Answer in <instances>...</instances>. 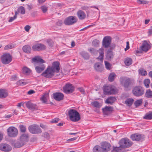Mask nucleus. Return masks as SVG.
I'll return each mask as SVG.
<instances>
[{"mask_svg": "<svg viewBox=\"0 0 152 152\" xmlns=\"http://www.w3.org/2000/svg\"><path fill=\"white\" fill-rule=\"evenodd\" d=\"M134 100L132 98H128L125 101V103L129 106H130L132 104Z\"/></svg>", "mask_w": 152, "mask_h": 152, "instance_id": "obj_35", "label": "nucleus"}, {"mask_svg": "<svg viewBox=\"0 0 152 152\" xmlns=\"http://www.w3.org/2000/svg\"><path fill=\"white\" fill-rule=\"evenodd\" d=\"M104 50L102 48H100L98 51L99 54V56L97 58L99 61H100L101 62H102L103 60Z\"/></svg>", "mask_w": 152, "mask_h": 152, "instance_id": "obj_22", "label": "nucleus"}, {"mask_svg": "<svg viewBox=\"0 0 152 152\" xmlns=\"http://www.w3.org/2000/svg\"><path fill=\"white\" fill-rule=\"evenodd\" d=\"M122 147H121L120 145L119 147H115L113 148V150L116 152H121Z\"/></svg>", "mask_w": 152, "mask_h": 152, "instance_id": "obj_49", "label": "nucleus"}, {"mask_svg": "<svg viewBox=\"0 0 152 152\" xmlns=\"http://www.w3.org/2000/svg\"><path fill=\"white\" fill-rule=\"evenodd\" d=\"M35 69L36 71L38 73H40L43 71L45 69V66L43 63H40L35 65Z\"/></svg>", "mask_w": 152, "mask_h": 152, "instance_id": "obj_16", "label": "nucleus"}, {"mask_svg": "<svg viewBox=\"0 0 152 152\" xmlns=\"http://www.w3.org/2000/svg\"><path fill=\"white\" fill-rule=\"evenodd\" d=\"M23 50L25 53H30L31 52V48L29 45H26L23 47Z\"/></svg>", "mask_w": 152, "mask_h": 152, "instance_id": "obj_29", "label": "nucleus"}, {"mask_svg": "<svg viewBox=\"0 0 152 152\" xmlns=\"http://www.w3.org/2000/svg\"><path fill=\"white\" fill-rule=\"evenodd\" d=\"M94 67L96 71H101V66L100 63H96L95 64Z\"/></svg>", "mask_w": 152, "mask_h": 152, "instance_id": "obj_42", "label": "nucleus"}, {"mask_svg": "<svg viewBox=\"0 0 152 152\" xmlns=\"http://www.w3.org/2000/svg\"><path fill=\"white\" fill-rule=\"evenodd\" d=\"M1 59L3 64H7L11 62L12 60V57L10 54L6 53L1 56Z\"/></svg>", "mask_w": 152, "mask_h": 152, "instance_id": "obj_7", "label": "nucleus"}, {"mask_svg": "<svg viewBox=\"0 0 152 152\" xmlns=\"http://www.w3.org/2000/svg\"><path fill=\"white\" fill-rule=\"evenodd\" d=\"M88 51L92 54H95L97 51L93 48H90L88 49Z\"/></svg>", "mask_w": 152, "mask_h": 152, "instance_id": "obj_52", "label": "nucleus"}, {"mask_svg": "<svg viewBox=\"0 0 152 152\" xmlns=\"http://www.w3.org/2000/svg\"><path fill=\"white\" fill-rule=\"evenodd\" d=\"M77 15L80 20L84 19L86 17V15L85 12L82 10H79L77 12Z\"/></svg>", "mask_w": 152, "mask_h": 152, "instance_id": "obj_21", "label": "nucleus"}, {"mask_svg": "<svg viewBox=\"0 0 152 152\" xmlns=\"http://www.w3.org/2000/svg\"><path fill=\"white\" fill-rule=\"evenodd\" d=\"M23 73L26 75H29L31 72L30 69L26 66L24 67L22 69Z\"/></svg>", "mask_w": 152, "mask_h": 152, "instance_id": "obj_32", "label": "nucleus"}, {"mask_svg": "<svg viewBox=\"0 0 152 152\" xmlns=\"http://www.w3.org/2000/svg\"><path fill=\"white\" fill-rule=\"evenodd\" d=\"M60 63L58 61H56L53 63L51 66H49L56 73H58L59 71Z\"/></svg>", "mask_w": 152, "mask_h": 152, "instance_id": "obj_14", "label": "nucleus"}, {"mask_svg": "<svg viewBox=\"0 0 152 152\" xmlns=\"http://www.w3.org/2000/svg\"><path fill=\"white\" fill-rule=\"evenodd\" d=\"M18 83L20 85L23 86L25 85L26 83V82L23 80H20L19 81Z\"/></svg>", "mask_w": 152, "mask_h": 152, "instance_id": "obj_54", "label": "nucleus"}, {"mask_svg": "<svg viewBox=\"0 0 152 152\" xmlns=\"http://www.w3.org/2000/svg\"><path fill=\"white\" fill-rule=\"evenodd\" d=\"M116 99V98L114 97H110L106 99L105 102L108 104H112Z\"/></svg>", "mask_w": 152, "mask_h": 152, "instance_id": "obj_28", "label": "nucleus"}, {"mask_svg": "<svg viewBox=\"0 0 152 152\" xmlns=\"http://www.w3.org/2000/svg\"><path fill=\"white\" fill-rule=\"evenodd\" d=\"M129 48V42H126V47L125 49V51L127 50H128Z\"/></svg>", "mask_w": 152, "mask_h": 152, "instance_id": "obj_59", "label": "nucleus"}, {"mask_svg": "<svg viewBox=\"0 0 152 152\" xmlns=\"http://www.w3.org/2000/svg\"><path fill=\"white\" fill-rule=\"evenodd\" d=\"M14 47L13 45H8L6 46L4 48L5 50H8L10 49H12Z\"/></svg>", "mask_w": 152, "mask_h": 152, "instance_id": "obj_50", "label": "nucleus"}, {"mask_svg": "<svg viewBox=\"0 0 152 152\" xmlns=\"http://www.w3.org/2000/svg\"><path fill=\"white\" fill-rule=\"evenodd\" d=\"M41 8L42 11L44 13L46 12L48 10L47 7L45 6L41 7Z\"/></svg>", "mask_w": 152, "mask_h": 152, "instance_id": "obj_55", "label": "nucleus"}, {"mask_svg": "<svg viewBox=\"0 0 152 152\" xmlns=\"http://www.w3.org/2000/svg\"><path fill=\"white\" fill-rule=\"evenodd\" d=\"M26 106L29 109L33 110L36 108V105L35 104L32 103L30 101H28L26 103Z\"/></svg>", "mask_w": 152, "mask_h": 152, "instance_id": "obj_26", "label": "nucleus"}, {"mask_svg": "<svg viewBox=\"0 0 152 152\" xmlns=\"http://www.w3.org/2000/svg\"><path fill=\"white\" fill-rule=\"evenodd\" d=\"M46 46L44 44L41 43L37 44L32 46V49L35 51H39L45 50L46 49Z\"/></svg>", "mask_w": 152, "mask_h": 152, "instance_id": "obj_13", "label": "nucleus"}, {"mask_svg": "<svg viewBox=\"0 0 152 152\" xmlns=\"http://www.w3.org/2000/svg\"><path fill=\"white\" fill-rule=\"evenodd\" d=\"M74 90V87L70 83H67L63 88V91L66 94L72 92Z\"/></svg>", "mask_w": 152, "mask_h": 152, "instance_id": "obj_10", "label": "nucleus"}, {"mask_svg": "<svg viewBox=\"0 0 152 152\" xmlns=\"http://www.w3.org/2000/svg\"><path fill=\"white\" fill-rule=\"evenodd\" d=\"M115 76V74L114 73H110L108 77V80L110 82H112L113 81Z\"/></svg>", "mask_w": 152, "mask_h": 152, "instance_id": "obj_39", "label": "nucleus"}, {"mask_svg": "<svg viewBox=\"0 0 152 152\" xmlns=\"http://www.w3.org/2000/svg\"><path fill=\"white\" fill-rule=\"evenodd\" d=\"M62 22L61 20H59L57 22V24L58 26H61L62 25Z\"/></svg>", "mask_w": 152, "mask_h": 152, "instance_id": "obj_63", "label": "nucleus"}, {"mask_svg": "<svg viewBox=\"0 0 152 152\" xmlns=\"http://www.w3.org/2000/svg\"><path fill=\"white\" fill-rule=\"evenodd\" d=\"M103 90L104 93L106 95L115 94L116 93L114 86L112 85L104 87Z\"/></svg>", "mask_w": 152, "mask_h": 152, "instance_id": "obj_2", "label": "nucleus"}, {"mask_svg": "<svg viewBox=\"0 0 152 152\" xmlns=\"http://www.w3.org/2000/svg\"><path fill=\"white\" fill-rule=\"evenodd\" d=\"M8 95L7 91L4 89H0V98H4L6 97Z\"/></svg>", "mask_w": 152, "mask_h": 152, "instance_id": "obj_23", "label": "nucleus"}, {"mask_svg": "<svg viewBox=\"0 0 152 152\" xmlns=\"http://www.w3.org/2000/svg\"><path fill=\"white\" fill-rule=\"evenodd\" d=\"M49 99V94L45 93L40 98V100L43 103H46Z\"/></svg>", "mask_w": 152, "mask_h": 152, "instance_id": "obj_27", "label": "nucleus"}, {"mask_svg": "<svg viewBox=\"0 0 152 152\" xmlns=\"http://www.w3.org/2000/svg\"><path fill=\"white\" fill-rule=\"evenodd\" d=\"M56 73L49 66L41 74V75L48 78H51L54 76Z\"/></svg>", "mask_w": 152, "mask_h": 152, "instance_id": "obj_8", "label": "nucleus"}, {"mask_svg": "<svg viewBox=\"0 0 152 152\" xmlns=\"http://www.w3.org/2000/svg\"><path fill=\"white\" fill-rule=\"evenodd\" d=\"M104 63L106 69L108 70H110L111 67L110 64L107 61H104Z\"/></svg>", "mask_w": 152, "mask_h": 152, "instance_id": "obj_48", "label": "nucleus"}, {"mask_svg": "<svg viewBox=\"0 0 152 152\" xmlns=\"http://www.w3.org/2000/svg\"><path fill=\"white\" fill-rule=\"evenodd\" d=\"M19 128L20 131L22 132H24L26 131V127L23 125H20L19 126Z\"/></svg>", "mask_w": 152, "mask_h": 152, "instance_id": "obj_51", "label": "nucleus"}, {"mask_svg": "<svg viewBox=\"0 0 152 152\" xmlns=\"http://www.w3.org/2000/svg\"><path fill=\"white\" fill-rule=\"evenodd\" d=\"M143 83L144 86L146 88H148L149 87L150 80L148 79H145L144 80Z\"/></svg>", "mask_w": 152, "mask_h": 152, "instance_id": "obj_41", "label": "nucleus"}, {"mask_svg": "<svg viewBox=\"0 0 152 152\" xmlns=\"http://www.w3.org/2000/svg\"><path fill=\"white\" fill-rule=\"evenodd\" d=\"M142 99H138L135 101L134 103L135 106L137 107L141 105L142 103Z\"/></svg>", "mask_w": 152, "mask_h": 152, "instance_id": "obj_40", "label": "nucleus"}, {"mask_svg": "<svg viewBox=\"0 0 152 152\" xmlns=\"http://www.w3.org/2000/svg\"><path fill=\"white\" fill-rule=\"evenodd\" d=\"M29 132L33 134H38L41 133L42 130L38 125L34 124L28 127Z\"/></svg>", "mask_w": 152, "mask_h": 152, "instance_id": "obj_6", "label": "nucleus"}, {"mask_svg": "<svg viewBox=\"0 0 152 152\" xmlns=\"http://www.w3.org/2000/svg\"><path fill=\"white\" fill-rule=\"evenodd\" d=\"M47 42L50 46H51L53 44V42L51 39H48Z\"/></svg>", "mask_w": 152, "mask_h": 152, "instance_id": "obj_56", "label": "nucleus"}, {"mask_svg": "<svg viewBox=\"0 0 152 152\" xmlns=\"http://www.w3.org/2000/svg\"><path fill=\"white\" fill-rule=\"evenodd\" d=\"M32 60L34 62V65L37 64L39 63H43L45 62V61L43 60L39 56H36L32 59Z\"/></svg>", "mask_w": 152, "mask_h": 152, "instance_id": "obj_19", "label": "nucleus"}, {"mask_svg": "<svg viewBox=\"0 0 152 152\" xmlns=\"http://www.w3.org/2000/svg\"><path fill=\"white\" fill-rule=\"evenodd\" d=\"M93 152H103L101 146L99 145L95 146L93 149Z\"/></svg>", "mask_w": 152, "mask_h": 152, "instance_id": "obj_31", "label": "nucleus"}, {"mask_svg": "<svg viewBox=\"0 0 152 152\" xmlns=\"http://www.w3.org/2000/svg\"><path fill=\"white\" fill-rule=\"evenodd\" d=\"M113 57V53L111 51H108L106 55V59L109 60H110Z\"/></svg>", "mask_w": 152, "mask_h": 152, "instance_id": "obj_34", "label": "nucleus"}, {"mask_svg": "<svg viewBox=\"0 0 152 152\" xmlns=\"http://www.w3.org/2000/svg\"><path fill=\"white\" fill-rule=\"evenodd\" d=\"M139 73L142 76H145L147 75V72L143 69H140L139 70Z\"/></svg>", "mask_w": 152, "mask_h": 152, "instance_id": "obj_46", "label": "nucleus"}, {"mask_svg": "<svg viewBox=\"0 0 152 152\" xmlns=\"http://www.w3.org/2000/svg\"><path fill=\"white\" fill-rule=\"evenodd\" d=\"M25 143L20 139L15 143L14 146L16 148H19L23 145Z\"/></svg>", "mask_w": 152, "mask_h": 152, "instance_id": "obj_24", "label": "nucleus"}, {"mask_svg": "<svg viewBox=\"0 0 152 152\" xmlns=\"http://www.w3.org/2000/svg\"><path fill=\"white\" fill-rule=\"evenodd\" d=\"M8 135L10 137H15L18 134V130L16 128L13 126H10L7 129Z\"/></svg>", "mask_w": 152, "mask_h": 152, "instance_id": "obj_5", "label": "nucleus"}, {"mask_svg": "<svg viewBox=\"0 0 152 152\" xmlns=\"http://www.w3.org/2000/svg\"><path fill=\"white\" fill-rule=\"evenodd\" d=\"M34 91L33 90H30L28 91L27 92V94L29 95H31L34 93Z\"/></svg>", "mask_w": 152, "mask_h": 152, "instance_id": "obj_62", "label": "nucleus"}, {"mask_svg": "<svg viewBox=\"0 0 152 152\" xmlns=\"http://www.w3.org/2000/svg\"><path fill=\"white\" fill-rule=\"evenodd\" d=\"M101 147L103 152H107L110 150V145L106 142H102Z\"/></svg>", "mask_w": 152, "mask_h": 152, "instance_id": "obj_15", "label": "nucleus"}, {"mask_svg": "<svg viewBox=\"0 0 152 152\" xmlns=\"http://www.w3.org/2000/svg\"><path fill=\"white\" fill-rule=\"evenodd\" d=\"M99 44V41L97 39H95L92 42V45L95 47H98Z\"/></svg>", "mask_w": 152, "mask_h": 152, "instance_id": "obj_47", "label": "nucleus"}, {"mask_svg": "<svg viewBox=\"0 0 152 152\" xmlns=\"http://www.w3.org/2000/svg\"><path fill=\"white\" fill-rule=\"evenodd\" d=\"M91 104L93 106L97 108H99L101 106L98 102L96 101L92 102Z\"/></svg>", "mask_w": 152, "mask_h": 152, "instance_id": "obj_44", "label": "nucleus"}, {"mask_svg": "<svg viewBox=\"0 0 152 152\" xmlns=\"http://www.w3.org/2000/svg\"><path fill=\"white\" fill-rule=\"evenodd\" d=\"M68 114L70 120L73 122H77L80 118L79 113L75 110H70L68 111Z\"/></svg>", "mask_w": 152, "mask_h": 152, "instance_id": "obj_1", "label": "nucleus"}, {"mask_svg": "<svg viewBox=\"0 0 152 152\" xmlns=\"http://www.w3.org/2000/svg\"><path fill=\"white\" fill-rule=\"evenodd\" d=\"M30 28L31 27L29 25H26L24 27V29L27 32H28Z\"/></svg>", "mask_w": 152, "mask_h": 152, "instance_id": "obj_57", "label": "nucleus"}, {"mask_svg": "<svg viewBox=\"0 0 152 152\" xmlns=\"http://www.w3.org/2000/svg\"><path fill=\"white\" fill-rule=\"evenodd\" d=\"M131 138L133 140L140 141L142 140L144 138V135L139 134H132L131 136Z\"/></svg>", "mask_w": 152, "mask_h": 152, "instance_id": "obj_17", "label": "nucleus"}, {"mask_svg": "<svg viewBox=\"0 0 152 152\" xmlns=\"http://www.w3.org/2000/svg\"><path fill=\"white\" fill-rule=\"evenodd\" d=\"M77 19L75 16H70L66 18L64 21V23L66 25H70L77 22Z\"/></svg>", "mask_w": 152, "mask_h": 152, "instance_id": "obj_9", "label": "nucleus"}, {"mask_svg": "<svg viewBox=\"0 0 152 152\" xmlns=\"http://www.w3.org/2000/svg\"><path fill=\"white\" fill-rule=\"evenodd\" d=\"M58 121V118H55L54 119L52 120L51 121L52 123H56Z\"/></svg>", "mask_w": 152, "mask_h": 152, "instance_id": "obj_61", "label": "nucleus"}, {"mask_svg": "<svg viewBox=\"0 0 152 152\" xmlns=\"http://www.w3.org/2000/svg\"><path fill=\"white\" fill-rule=\"evenodd\" d=\"M145 95L146 97L148 98H152V91L149 89L147 90L146 91Z\"/></svg>", "mask_w": 152, "mask_h": 152, "instance_id": "obj_37", "label": "nucleus"}, {"mask_svg": "<svg viewBox=\"0 0 152 152\" xmlns=\"http://www.w3.org/2000/svg\"><path fill=\"white\" fill-rule=\"evenodd\" d=\"M81 56L85 58L86 59H88L89 57L88 54L85 52H82L80 53Z\"/></svg>", "mask_w": 152, "mask_h": 152, "instance_id": "obj_45", "label": "nucleus"}, {"mask_svg": "<svg viewBox=\"0 0 152 152\" xmlns=\"http://www.w3.org/2000/svg\"><path fill=\"white\" fill-rule=\"evenodd\" d=\"M132 142L126 138L122 139L119 141L121 147L123 148L129 147L132 145Z\"/></svg>", "mask_w": 152, "mask_h": 152, "instance_id": "obj_4", "label": "nucleus"}, {"mask_svg": "<svg viewBox=\"0 0 152 152\" xmlns=\"http://www.w3.org/2000/svg\"><path fill=\"white\" fill-rule=\"evenodd\" d=\"M120 81L121 83L125 88L128 87L131 83V80L130 78L126 77H121L120 78Z\"/></svg>", "mask_w": 152, "mask_h": 152, "instance_id": "obj_12", "label": "nucleus"}, {"mask_svg": "<svg viewBox=\"0 0 152 152\" xmlns=\"http://www.w3.org/2000/svg\"><path fill=\"white\" fill-rule=\"evenodd\" d=\"M111 38L109 36H106L102 40V46L104 48H108L110 44Z\"/></svg>", "mask_w": 152, "mask_h": 152, "instance_id": "obj_11", "label": "nucleus"}, {"mask_svg": "<svg viewBox=\"0 0 152 152\" xmlns=\"http://www.w3.org/2000/svg\"><path fill=\"white\" fill-rule=\"evenodd\" d=\"M78 89L82 94H84V90L83 88H78Z\"/></svg>", "mask_w": 152, "mask_h": 152, "instance_id": "obj_60", "label": "nucleus"}, {"mask_svg": "<svg viewBox=\"0 0 152 152\" xmlns=\"http://www.w3.org/2000/svg\"><path fill=\"white\" fill-rule=\"evenodd\" d=\"M18 11L22 14H24L25 13V8L23 6H20L18 8Z\"/></svg>", "mask_w": 152, "mask_h": 152, "instance_id": "obj_38", "label": "nucleus"}, {"mask_svg": "<svg viewBox=\"0 0 152 152\" xmlns=\"http://www.w3.org/2000/svg\"><path fill=\"white\" fill-rule=\"evenodd\" d=\"M16 18V15H14L13 17H11L10 18V19L9 20V21L10 22H12L13 20L15 19Z\"/></svg>", "mask_w": 152, "mask_h": 152, "instance_id": "obj_58", "label": "nucleus"}, {"mask_svg": "<svg viewBox=\"0 0 152 152\" xmlns=\"http://www.w3.org/2000/svg\"><path fill=\"white\" fill-rule=\"evenodd\" d=\"M132 93L135 96H140L144 94V90L141 86H136L133 88Z\"/></svg>", "mask_w": 152, "mask_h": 152, "instance_id": "obj_3", "label": "nucleus"}, {"mask_svg": "<svg viewBox=\"0 0 152 152\" xmlns=\"http://www.w3.org/2000/svg\"><path fill=\"white\" fill-rule=\"evenodd\" d=\"M124 62L126 66H129L132 64V61L131 58H127L125 59Z\"/></svg>", "mask_w": 152, "mask_h": 152, "instance_id": "obj_33", "label": "nucleus"}, {"mask_svg": "<svg viewBox=\"0 0 152 152\" xmlns=\"http://www.w3.org/2000/svg\"><path fill=\"white\" fill-rule=\"evenodd\" d=\"M53 95L54 99L58 101L62 100L64 97L63 94L61 93H54Z\"/></svg>", "mask_w": 152, "mask_h": 152, "instance_id": "obj_20", "label": "nucleus"}, {"mask_svg": "<svg viewBox=\"0 0 152 152\" xmlns=\"http://www.w3.org/2000/svg\"><path fill=\"white\" fill-rule=\"evenodd\" d=\"M143 118L145 119L150 120L152 119V113H150L146 114Z\"/></svg>", "mask_w": 152, "mask_h": 152, "instance_id": "obj_43", "label": "nucleus"}, {"mask_svg": "<svg viewBox=\"0 0 152 152\" xmlns=\"http://www.w3.org/2000/svg\"><path fill=\"white\" fill-rule=\"evenodd\" d=\"M152 34V26L151 27V28L149 29L148 35H151Z\"/></svg>", "mask_w": 152, "mask_h": 152, "instance_id": "obj_64", "label": "nucleus"}, {"mask_svg": "<svg viewBox=\"0 0 152 152\" xmlns=\"http://www.w3.org/2000/svg\"><path fill=\"white\" fill-rule=\"evenodd\" d=\"M149 48V45L145 41L142 44V46L141 47V49L145 52L147 51Z\"/></svg>", "mask_w": 152, "mask_h": 152, "instance_id": "obj_25", "label": "nucleus"}, {"mask_svg": "<svg viewBox=\"0 0 152 152\" xmlns=\"http://www.w3.org/2000/svg\"><path fill=\"white\" fill-rule=\"evenodd\" d=\"M113 107H112L106 106L102 108V110L104 113L106 115L107 111H112L113 110Z\"/></svg>", "mask_w": 152, "mask_h": 152, "instance_id": "obj_30", "label": "nucleus"}, {"mask_svg": "<svg viewBox=\"0 0 152 152\" xmlns=\"http://www.w3.org/2000/svg\"><path fill=\"white\" fill-rule=\"evenodd\" d=\"M12 147L9 145L7 144H2L0 145V149L3 151L8 152L12 150Z\"/></svg>", "mask_w": 152, "mask_h": 152, "instance_id": "obj_18", "label": "nucleus"}, {"mask_svg": "<svg viewBox=\"0 0 152 152\" xmlns=\"http://www.w3.org/2000/svg\"><path fill=\"white\" fill-rule=\"evenodd\" d=\"M28 137V134H24L21 136L20 139L25 142L27 141Z\"/></svg>", "mask_w": 152, "mask_h": 152, "instance_id": "obj_36", "label": "nucleus"}, {"mask_svg": "<svg viewBox=\"0 0 152 152\" xmlns=\"http://www.w3.org/2000/svg\"><path fill=\"white\" fill-rule=\"evenodd\" d=\"M137 2L139 4H146L148 3V1L143 0H137Z\"/></svg>", "mask_w": 152, "mask_h": 152, "instance_id": "obj_53", "label": "nucleus"}]
</instances>
